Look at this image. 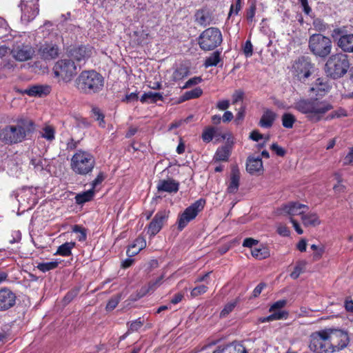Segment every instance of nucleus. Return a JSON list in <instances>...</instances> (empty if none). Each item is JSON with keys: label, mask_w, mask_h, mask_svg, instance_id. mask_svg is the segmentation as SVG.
Wrapping results in <instances>:
<instances>
[{"label": "nucleus", "mask_w": 353, "mask_h": 353, "mask_svg": "<svg viewBox=\"0 0 353 353\" xmlns=\"http://www.w3.org/2000/svg\"><path fill=\"white\" fill-rule=\"evenodd\" d=\"M294 108L299 112L305 114L310 121L319 122L333 108V105L327 100L311 97L299 99L295 103Z\"/></svg>", "instance_id": "1"}, {"label": "nucleus", "mask_w": 353, "mask_h": 353, "mask_svg": "<svg viewBox=\"0 0 353 353\" xmlns=\"http://www.w3.org/2000/svg\"><path fill=\"white\" fill-rule=\"evenodd\" d=\"M76 84L81 92L92 94L102 90L104 86V78L94 70H84L77 77Z\"/></svg>", "instance_id": "2"}, {"label": "nucleus", "mask_w": 353, "mask_h": 353, "mask_svg": "<svg viewBox=\"0 0 353 353\" xmlns=\"http://www.w3.org/2000/svg\"><path fill=\"white\" fill-rule=\"evenodd\" d=\"M350 67L348 57L343 53H337L329 57L325 65L327 77L337 79L346 74Z\"/></svg>", "instance_id": "3"}, {"label": "nucleus", "mask_w": 353, "mask_h": 353, "mask_svg": "<svg viewBox=\"0 0 353 353\" xmlns=\"http://www.w3.org/2000/svg\"><path fill=\"white\" fill-rule=\"evenodd\" d=\"M94 165L95 159L93 155L82 150H78L71 159V169L77 174H88L92 171Z\"/></svg>", "instance_id": "4"}, {"label": "nucleus", "mask_w": 353, "mask_h": 353, "mask_svg": "<svg viewBox=\"0 0 353 353\" xmlns=\"http://www.w3.org/2000/svg\"><path fill=\"white\" fill-rule=\"evenodd\" d=\"M330 336V330L313 332L310 336V350L314 353L333 352Z\"/></svg>", "instance_id": "5"}, {"label": "nucleus", "mask_w": 353, "mask_h": 353, "mask_svg": "<svg viewBox=\"0 0 353 353\" xmlns=\"http://www.w3.org/2000/svg\"><path fill=\"white\" fill-rule=\"evenodd\" d=\"M308 46L314 56L324 59L331 53L332 41L329 37L322 34H313L309 38Z\"/></svg>", "instance_id": "6"}, {"label": "nucleus", "mask_w": 353, "mask_h": 353, "mask_svg": "<svg viewBox=\"0 0 353 353\" xmlns=\"http://www.w3.org/2000/svg\"><path fill=\"white\" fill-rule=\"evenodd\" d=\"M75 62L68 57L57 61L53 66L54 77L59 78L64 82H70L77 74Z\"/></svg>", "instance_id": "7"}, {"label": "nucleus", "mask_w": 353, "mask_h": 353, "mask_svg": "<svg viewBox=\"0 0 353 353\" xmlns=\"http://www.w3.org/2000/svg\"><path fill=\"white\" fill-rule=\"evenodd\" d=\"M223 41L222 34L217 28H208L201 32L198 39L201 49L204 51L214 50Z\"/></svg>", "instance_id": "8"}, {"label": "nucleus", "mask_w": 353, "mask_h": 353, "mask_svg": "<svg viewBox=\"0 0 353 353\" xmlns=\"http://www.w3.org/2000/svg\"><path fill=\"white\" fill-rule=\"evenodd\" d=\"M205 204V200L199 199L192 203L185 210L179 214L177 219V228L179 231H182L188 224L194 220L198 214L203 210Z\"/></svg>", "instance_id": "9"}, {"label": "nucleus", "mask_w": 353, "mask_h": 353, "mask_svg": "<svg viewBox=\"0 0 353 353\" xmlns=\"http://www.w3.org/2000/svg\"><path fill=\"white\" fill-rule=\"evenodd\" d=\"M26 136V130L21 125H9L0 132V139L9 144L21 142Z\"/></svg>", "instance_id": "10"}, {"label": "nucleus", "mask_w": 353, "mask_h": 353, "mask_svg": "<svg viewBox=\"0 0 353 353\" xmlns=\"http://www.w3.org/2000/svg\"><path fill=\"white\" fill-rule=\"evenodd\" d=\"M92 53V48L90 46H68L65 55L74 61L78 67H81L91 57Z\"/></svg>", "instance_id": "11"}, {"label": "nucleus", "mask_w": 353, "mask_h": 353, "mask_svg": "<svg viewBox=\"0 0 353 353\" xmlns=\"http://www.w3.org/2000/svg\"><path fill=\"white\" fill-rule=\"evenodd\" d=\"M292 68L294 75L301 81H305L315 71L314 64L306 57H301L296 60Z\"/></svg>", "instance_id": "12"}, {"label": "nucleus", "mask_w": 353, "mask_h": 353, "mask_svg": "<svg viewBox=\"0 0 353 353\" xmlns=\"http://www.w3.org/2000/svg\"><path fill=\"white\" fill-rule=\"evenodd\" d=\"M286 303V301L284 299L279 300L274 303L269 309V311L272 312V314L265 317H260L258 319V322L263 323L286 319L288 316V312L284 310H281V308L285 307Z\"/></svg>", "instance_id": "13"}, {"label": "nucleus", "mask_w": 353, "mask_h": 353, "mask_svg": "<svg viewBox=\"0 0 353 353\" xmlns=\"http://www.w3.org/2000/svg\"><path fill=\"white\" fill-rule=\"evenodd\" d=\"M168 216V211L164 210L157 212L148 225V234L151 236H154L158 234L163 228V224L167 221Z\"/></svg>", "instance_id": "14"}, {"label": "nucleus", "mask_w": 353, "mask_h": 353, "mask_svg": "<svg viewBox=\"0 0 353 353\" xmlns=\"http://www.w3.org/2000/svg\"><path fill=\"white\" fill-rule=\"evenodd\" d=\"M331 331V343H332L333 352L339 351L346 347L349 343V336L346 332L337 330Z\"/></svg>", "instance_id": "15"}, {"label": "nucleus", "mask_w": 353, "mask_h": 353, "mask_svg": "<svg viewBox=\"0 0 353 353\" xmlns=\"http://www.w3.org/2000/svg\"><path fill=\"white\" fill-rule=\"evenodd\" d=\"M16 294L10 289L4 288L0 290V312L6 311L16 303Z\"/></svg>", "instance_id": "16"}, {"label": "nucleus", "mask_w": 353, "mask_h": 353, "mask_svg": "<svg viewBox=\"0 0 353 353\" xmlns=\"http://www.w3.org/2000/svg\"><path fill=\"white\" fill-rule=\"evenodd\" d=\"M21 20L25 22H29L34 19L39 13L37 4L33 1H28L24 3L22 1L21 5Z\"/></svg>", "instance_id": "17"}, {"label": "nucleus", "mask_w": 353, "mask_h": 353, "mask_svg": "<svg viewBox=\"0 0 353 353\" xmlns=\"http://www.w3.org/2000/svg\"><path fill=\"white\" fill-rule=\"evenodd\" d=\"M17 201L21 207H24L23 211L31 209L35 203L32 189L30 188H23L17 196Z\"/></svg>", "instance_id": "18"}, {"label": "nucleus", "mask_w": 353, "mask_h": 353, "mask_svg": "<svg viewBox=\"0 0 353 353\" xmlns=\"http://www.w3.org/2000/svg\"><path fill=\"white\" fill-rule=\"evenodd\" d=\"M34 53L33 48L28 45L17 46L11 50L12 57L19 61L30 59Z\"/></svg>", "instance_id": "19"}, {"label": "nucleus", "mask_w": 353, "mask_h": 353, "mask_svg": "<svg viewBox=\"0 0 353 353\" xmlns=\"http://www.w3.org/2000/svg\"><path fill=\"white\" fill-rule=\"evenodd\" d=\"M308 210V206L304 204H301L297 202H291L285 205L282 208L284 213H286L290 217L294 216L303 215V214Z\"/></svg>", "instance_id": "20"}, {"label": "nucleus", "mask_w": 353, "mask_h": 353, "mask_svg": "<svg viewBox=\"0 0 353 353\" xmlns=\"http://www.w3.org/2000/svg\"><path fill=\"white\" fill-rule=\"evenodd\" d=\"M159 192L176 193L179 189V183L173 179L160 180L157 184Z\"/></svg>", "instance_id": "21"}, {"label": "nucleus", "mask_w": 353, "mask_h": 353, "mask_svg": "<svg viewBox=\"0 0 353 353\" xmlns=\"http://www.w3.org/2000/svg\"><path fill=\"white\" fill-rule=\"evenodd\" d=\"M195 21L201 26L205 27L212 22L211 12L206 8L198 10L194 14Z\"/></svg>", "instance_id": "22"}, {"label": "nucleus", "mask_w": 353, "mask_h": 353, "mask_svg": "<svg viewBox=\"0 0 353 353\" xmlns=\"http://www.w3.org/2000/svg\"><path fill=\"white\" fill-rule=\"evenodd\" d=\"M276 119V114L270 109H265L260 119L259 125L263 128H270Z\"/></svg>", "instance_id": "23"}, {"label": "nucleus", "mask_w": 353, "mask_h": 353, "mask_svg": "<svg viewBox=\"0 0 353 353\" xmlns=\"http://www.w3.org/2000/svg\"><path fill=\"white\" fill-rule=\"evenodd\" d=\"M263 162L261 157H250L246 163V170L251 174H254L263 171Z\"/></svg>", "instance_id": "24"}, {"label": "nucleus", "mask_w": 353, "mask_h": 353, "mask_svg": "<svg viewBox=\"0 0 353 353\" xmlns=\"http://www.w3.org/2000/svg\"><path fill=\"white\" fill-rule=\"evenodd\" d=\"M323 78H318L313 86L310 88L312 92H316V95L324 96L330 90V85L327 81Z\"/></svg>", "instance_id": "25"}, {"label": "nucleus", "mask_w": 353, "mask_h": 353, "mask_svg": "<svg viewBox=\"0 0 353 353\" xmlns=\"http://www.w3.org/2000/svg\"><path fill=\"white\" fill-rule=\"evenodd\" d=\"M338 46L346 52H353V34L341 36L337 41Z\"/></svg>", "instance_id": "26"}, {"label": "nucleus", "mask_w": 353, "mask_h": 353, "mask_svg": "<svg viewBox=\"0 0 353 353\" xmlns=\"http://www.w3.org/2000/svg\"><path fill=\"white\" fill-rule=\"evenodd\" d=\"M240 181V172L238 168H233L230 174V183L227 191L230 194H235L239 189Z\"/></svg>", "instance_id": "27"}, {"label": "nucleus", "mask_w": 353, "mask_h": 353, "mask_svg": "<svg viewBox=\"0 0 353 353\" xmlns=\"http://www.w3.org/2000/svg\"><path fill=\"white\" fill-rule=\"evenodd\" d=\"M146 247V241L143 236H138L129 247L127 254L131 257L137 254Z\"/></svg>", "instance_id": "28"}, {"label": "nucleus", "mask_w": 353, "mask_h": 353, "mask_svg": "<svg viewBox=\"0 0 353 353\" xmlns=\"http://www.w3.org/2000/svg\"><path fill=\"white\" fill-rule=\"evenodd\" d=\"M232 146L227 144L219 147L213 157V160L217 161H228L231 154Z\"/></svg>", "instance_id": "29"}, {"label": "nucleus", "mask_w": 353, "mask_h": 353, "mask_svg": "<svg viewBox=\"0 0 353 353\" xmlns=\"http://www.w3.org/2000/svg\"><path fill=\"white\" fill-rule=\"evenodd\" d=\"M301 220L305 227H315L321 224L319 217L316 213H304L301 216Z\"/></svg>", "instance_id": "30"}, {"label": "nucleus", "mask_w": 353, "mask_h": 353, "mask_svg": "<svg viewBox=\"0 0 353 353\" xmlns=\"http://www.w3.org/2000/svg\"><path fill=\"white\" fill-rule=\"evenodd\" d=\"M23 94H27L30 97H41L44 94V86L41 85H32L28 88L19 91Z\"/></svg>", "instance_id": "31"}, {"label": "nucleus", "mask_w": 353, "mask_h": 353, "mask_svg": "<svg viewBox=\"0 0 353 353\" xmlns=\"http://www.w3.org/2000/svg\"><path fill=\"white\" fill-rule=\"evenodd\" d=\"M94 196V190L90 189L87 191H84L77 194L75 197V203L77 205H83L85 203L89 202L92 200Z\"/></svg>", "instance_id": "32"}, {"label": "nucleus", "mask_w": 353, "mask_h": 353, "mask_svg": "<svg viewBox=\"0 0 353 353\" xmlns=\"http://www.w3.org/2000/svg\"><path fill=\"white\" fill-rule=\"evenodd\" d=\"M221 61V52L216 50L205 58L203 65L205 68L216 66Z\"/></svg>", "instance_id": "33"}, {"label": "nucleus", "mask_w": 353, "mask_h": 353, "mask_svg": "<svg viewBox=\"0 0 353 353\" xmlns=\"http://www.w3.org/2000/svg\"><path fill=\"white\" fill-rule=\"evenodd\" d=\"M74 246V242H65L63 244L59 246L55 254L60 255L62 256H69L72 254V250Z\"/></svg>", "instance_id": "34"}, {"label": "nucleus", "mask_w": 353, "mask_h": 353, "mask_svg": "<svg viewBox=\"0 0 353 353\" xmlns=\"http://www.w3.org/2000/svg\"><path fill=\"white\" fill-rule=\"evenodd\" d=\"M203 94V90L199 87H196L190 91L185 92L180 98L179 102H184L185 101L199 98Z\"/></svg>", "instance_id": "35"}, {"label": "nucleus", "mask_w": 353, "mask_h": 353, "mask_svg": "<svg viewBox=\"0 0 353 353\" xmlns=\"http://www.w3.org/2000/svg\"><path fill=\"white\" fill-rule=\"evenodd\" d=\"M217 129L213 126L205 128L202 132L201 139L203 142L208 143L212 141L216 136Z\"/></svg>", "instance_id": "36"}, {"label": "nucleus", "mask_w": 353, "mask_h": 353, "mask_svg": "<svg viewBox=\"0 0 353 353\" xmlns=\"http://www.w3.org/2000/svg\"><path fill=\"white\" fill-rule=\"evenodd\" d=\"M140 100L142 103H145L148 100H150L151 103H156L158 101H163V97L159 92H148L143 94Z\"/></svg>", "instance_id": "37"}, {"label": "nucleus", "mask_w": 353, "mask_h": 353, "mask_svg": "<svg viewBox=\"0 0 353 353\" xmlns=\"http://www.w3.org/2000/svg\"><path fill=\"white\" fill-rule=\"evenodd\" d=\"M189 74V70L187 68L181 66L177 68L173 72L172 76V80L175 82L180 81L183 80L185 77H186Z\"/></svg>", "instance_id": "38"}, {"label": "nucleus", "mask_w": 353, "mask_h": 353, "mask_svg": "<svg viewBox=\"0 0 353 353\" xmlns=\"http://www.w3.org/2000/svg\"><path fill=\"white\" fill-rule=\"evenodd\" d=\"M252 256L258 260H262L268 258L270 256V252L266 247L254 248L252 250Z\"/></svg>", "instance_id": "39"}, {"label": "nucleus", "mask_w": 353, "mask_h": 353, "mask_svg": "<svg viewBox=\"0 0 353 353\" xmlns=\"http://www.w3.org/2000/svg\"><path fill=\"white\" fill-rule=\"evenodd\" d=\"M59 55V48L56 44H46V59H54Z\"/></svg>", "instance_id": "40"}, {"label": "nucleus", "mask_w": 353, "mask_h": 353, "mask_svg": "<svg viewBox=\"0 0 353 353\" xmlns=\"http://www.w3.org/2000/svg\"><path fill=\"white\" fill-rule=\"evenodd\" d=\"M282 125L285 128H292L296 121L295 117L290 113H284L281 118Z\"/></svg>", "instance_id": "41"}, {"label": "nucleus", "mask_w": 353, "mask_h": 353, "mask_svg": "<svg viewBox=\"0 0 353 353\" xmlns=\"http://www.w3.org/2000/svg\"><path fill=\"white\" fill-rule=\"evenodd\" d=\"M79 287H75L68 291L63 299V304L64 305L69 304L79 294Z\"/></svg>", "instance_id": "42"}, {"label": "nucleus", "mask_w": 353, "mask_h": 353, "mask_svg": "<svg viewBox=\"0 0 353 353\" xmlns=\"http://www.w3.org/2000/svg\"><path fill=\"white\" fill-rule=\"evenodd\" d=\"M229 353H248L245 347L240 343L227 344Z\"/></svg>", "instance_id": "43"}, {"label": "nucleus", "mask_w": 353, "mask_h": 353, "mask_svg": "<svg viewBox=\"0 0 353 353\" xmlns=\"http://www.w3.org/2000/svg\"><path fill=\"white\" fill-rule=\"evenodd\" d=\"M143 324L144 320L141 317H139L137 319L132 321L131 322H128L127 323L128 326V330L131 333L139 330L141 327L143 325Z\"/></svg>", "instance_id": "44"}, {"label": "nucleus", "mask_w": 353, "mask_h": 353, "mask_svg": "<svg viewBox=\"0 0 353 353\" xmlns=\"http://www.w3.org/2000/svg\"><path fill=\"white\" fill-rule=\"evenodd\" d=\"M158 287L155 285V283L150 281L147 285H144L141 288L138 292V296L139 297H143L149 293L153 292Z\"/></svg>", "instance_id": "45"}, {"label": "nucleus", "mask_w": 353, "mask_h": 353, "mask_svg": "<svg viewBox=\"0 0 353 353\" xmlns=\"http://www.w3.org/2000/svg\"><path fill=\"white\" fill-rule=\"evenodd\" d=\"M242 8V0H234L231 4L228 14V18L232 15H238Z\"/></svg>", "instance_id": "46"}, {"label": "nucleus", "mask_w": 353, "mask_h": 353, "mask_svg": "<svg viewBox=\"0 0 353 353\" xmlns=\"http://www.w3.org/2000/svg\"><path fill=\"white\" fill-rule=\"evenodd\" d=\"M256 6L255 3H252L245 11V17L249 23L254 21V16L256 14Z\"/></svg>", "instance_id": "47"}, {"label": "nucleus", "mask_w": 353, "mask_h": 353, "mask_svg": "<svg viewBox=\"0 0 353 353\" xmlns=\"http://www.w3.org/2000/svg\"><path fill=\"white\" fill-rule=\"evenodd\" d=\"M92 113L95 119L99 121V125L104 128L105 127V121H104V114L102 113L101 110L97 107H93L92 108Z\"/></svg>", "instance_id": "48"}, {"label": "nucleus", "mask_w": 353, "mask_h": 353, "mask_svg": "<svg viewBox=\"0 0 353 353\" xmlns=\"http://www.w3.org/2000/svg\"><path fill=\"white\" fill-rule=\"evenodd\" d=\"M305 264L302 262L298 263L294 268V270L290 274V277L293 279H296L300 274L303 272L304 269Z\"/></svg>", "instance_id": "49"}, {"label": "nucleus", "mask_w": 353, "mask_h": 353, "mask_svg": "<svg viewBox=\"0 0 353 353\" xmlns=\"http://www.w3.org/2000/svg\"><path fill=\"white\" fill-rule=\"evenodd\" d=\"M347 116V111L342 108H339L336 110L332 112L331 114H330L327 119H332L334 118H341V117H345Z\"/></svg>", "instance_id": "50"}, {"label": "nucleus", "mask_w": 353, "mask_h": 353, "mask_svg": "<svg viewBox=\"0 0 353 353\" xmlns=\"http://www.w3.org/2000/svg\"><path fill=\"white\" fill-rule=\"evenodd\" d=\"M243 52L246 57H250L253 54V46L250 40H247L243 46Z\"/></svg>", "instance_id": "51"}, {"label": "nucleus", "mask_w": 353, "mask_h": 353, "mask_svg": "<svg viewBox=\"0 0 353 353\" xmlns=\"http://www.w3.org/2000/svg\"><path fill=\"white\" fill-rule=\"evenodd\" d=\"M236 302H230L227 303L220 313L221 317H225L228 315L236 307Z\"/></svg>", "instance_id": "52"}, {"label": "nucleus", "mask_w": 353, "mask_h": 353, "mask_svg": "<svg viewBox=\"0 0 353 353\" xmlns=\"http://www.w3.org/2000/svg\"><path fill=\"white\" fill-rule=\"evenodd\" d=\"M55 129L51 125H46L45 128L46 140L52 141L55 137Z\"/></svg>", "instance_id": "53"}, {"label": "nucleus", "mask_w": 353, "mask_h": 353, "mask_svg": "<svg viewBox=\"0 0 353 353\" xmlns=\"http://www.w3.org/2000/svg\"><path fill=\"white\" fill-rule=\"evenodd\" d=\"M311 249L315 251L313 254L314 260L316 261L322 257V255L324 252V248L323 246L319 248L316 245L312 244L311 245Z\"/></svg>", "instance_id": "54"}, {"label": "nucleus", "mask_w": 353, "mask_h": 353, "mask_svg": "<svg viewBox=\"0 0 353 353\" xmlns=\"http://www.w3.org/2000/svg\"><path fill=\"white\" fill-rule=\"evenodd\" d=\"M244 92L242 90H236L232 96V104H236L239 101H241L244 97Z\"/></svg>", "instance_id": "55"}, {"label": "nucleus", "mask_w": 353, "mask_h": 353, "mask_svg": "<svg viewBox=\"0 0 353 353\" xmlns=\"http://www.w3.org/2000/svg\"><path fill=\"white\" fill-rule=\"evenodd\" d=\"M208 290V287L205 285H201L195 287L191 291V295L194 297L197 296L199 295L203 294L206 292Z\"/></svg>", "instance_id": "56"}, {"label": "nucleus", "mask_w": 353, "mask_h": 353, "mask_svg": "<svg viewBox=\"0 0 353 353\" xmlns=\"http://www.w3.org/2000/svg\"><path fill=\"white\" fill-rule=\"evenodd\" d=\"M245 108L244 106H242L241 108H239L238 112L236 114L235 119H234V123L236 125H240L242 121H243L245 118Z\"/></svg>", "instance_id": "57"}, {"label": "nucleus", "mask_w": 353, "mask_h": 353, "mask_svg": "<svg viewBox=\"0 0 353 353\" xmlns=\"http://www.w3.org/2000/svg\"><path fill=\"white\" fill-rule=\"evenodd\" d=\"M202 81L203 79H201V77H194L185 82V85L182 87V89H185L192 85H197L200 83Z\"/></svg>", "instance_id": "58"}, {"label": "nucleus", "mask_w": 353, "mask_h": 353, "mask_svg": "<svg viewBox=\"0 0 353 353\" xmlns=\"http://www.w3.org/2000/svg\"><path fill=\"white\" fill-rule=\"evenodd\" d=\"M10 48L5 43H0V58L2 59L11 53Z\"/></svg>", "instance_id": "59"}, {"label": "nucleus", "mask_w": 353, "mask_h": 353, "mask_svg": "<svg viewBox=\"0 0 353 353\" xmlns=\"http://www.w3.org/2000/svg\"><path fill=\"white\" fill-rule=\"evenodd\" d=\"M270 149L276 153V154L279 157H284L286 151L285 150L279 146L277 143H274L271 145Z\"/></svg>", "instance_id": "60"}, {"label": "nucleus", "mask_w": 353, "mask_h": 353, "mask_svg": "<svg viewBox=\"0 0 353 353\" xmlns=\"http://www.w3.org/2000/svg\"><path fill=\"white\" fill-rule=\"evenodd\" d=\"M105 179V175L103 172H99L97 177L92 182V188L93 190L94 188L99 184H101L103 181Z\"/></svg>", "instance_id": "61"}, {"label": "nucleus", "mask_w": 353, "mask_h": 353, "mask_svg": "<svg viewBox=\"0 0 353 353\" xmlns=\"http://www.w3.org/2000/svg\"><path fill=\"white\" fill-rule=\"evenodd\" d=\"M336 178L338 181V183L333 187L334 190L336 192H343L345 189V187L341 183V176L339 174H336Z\"/></svg>", "instance_id": "62"}, {"label": "nucleus", "mask_w": 353, "mask_h": 353, "mask_svg": "<svg viewBox=\"0 0 353 353\" xmlns=\"http://www.w3.org/2000/svg\"><path fill=\"white\" fill-rule=\"evenodd\" d=\"M298 1L302 7L303 12L307 15H310V13L312 12V9L308 4V0H298Z\"/></svg>", "instance_id": "63"}, {"label": "nucleus", "mask_w": 353, "mask_h": 353, "mask_svg": "<svg viewBox=\"0 0 353 353\" xmlns=\"http://www.w3.org/2000/svg\"><path fill=\"white\" fill-rule=\"evenodd\" d=\"M343 165H353V147L351 148L343 160Z\"/></svg>", "instance_id": "64"}]
</instances>
